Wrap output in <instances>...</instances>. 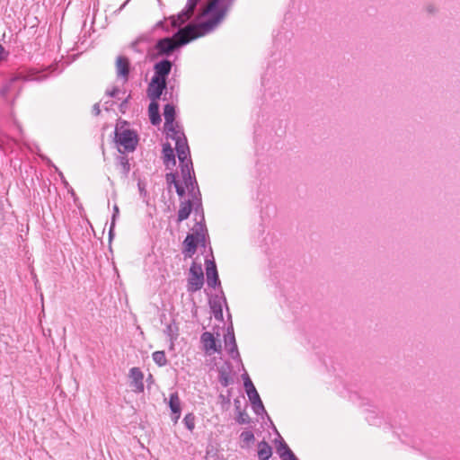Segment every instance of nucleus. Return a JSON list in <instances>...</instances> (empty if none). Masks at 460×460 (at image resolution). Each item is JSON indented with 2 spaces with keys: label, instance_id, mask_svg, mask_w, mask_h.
Instances as JSON below:
<instances>
[{
  "label": "nucleus",
  "instance_id": "1",
  "mask_svg": "<svg viewBox=\"0 0 460 460\" xmlns=\"http://www.w3.org/2000/svg\"><path fill=\"white\" fill-rule=\"evenodd\" d=\"M168 16L158 21L153 27V31L162 30L164 32L171 36H165L156 40L154 47L148 51L151 60L159 58H168L175 52H179L183 47L197 40V35L193 33V27L188 24H180L179 26L172 27V22L167 19Z\"/></svg>",
  "mask_w": 460,
  "mask_h": 460
},
{
  "label": "nucleus",
  "instance_id": "2",
  "mask_svg": "<svg viewBox=\"0 0 460 460\" xmlns=\"http://www.w3.org/2000/svg\"><path fill=\"white\" fill-rule=\"evenodd\" d=\"M232 6V3L226 0H212L203 12L205 21L199 23L190 22L188 26L193 27L197 39L203 37L212 32L225 20Z\"/></svg>",
  "mask_w": 460,
  "mask_h": 460
},
{
  "label": "nucleus",
  "instance_id": "3",
  "mask_svg": "<svg viewBox=\"0 0 460 460\" xmlns=\"http://www.w3.org/2000/svg\"><path fill=\"white\" fill-rule=\"evenodd\" d=\"M128 123L119 119L114 129V142L118 146V152L121 155L134 152L138 145L139 137L135 129L125 128Z\"/></svg>",
  "mask_w": 460,
  "mask_h": 460
},
{
  "label": "nucleus",
  "instance_id": "4",
  "mask_svg": "<svg viewBox=\"0 0 460 460\" xmlns=\"http://www.w3.org/2000/svg\"><path fill=\"white\" fill-rule=\"evenodd\" d=\"M169 137L175 141V151L179 159L180 167L184 165L188 167L190 166V164H192L190 150L184 132L181 131L176 135L171 134Z\"/></svg>",
  "mask_w": 460,
  "mask_h": 460
},
{
  "label": "nucleus",
  "instance_id": "5",
  "mask_svg": "<svg viewBox=\"0 0 460 460\" xmlns=\"http://www.w3.org/2000/svg\"><path fill=\"white\" fill-rule=\"evenodd\" d=\"M208 243V234H200L196 233L195 234H190V233H189L182 242L181 252L185 258H191L196 253L198 246L206 248Z\"/></svg>",
  "mask_w": 460,
  "mask_h": 460
},
{
  "label": "nucleus",
  "instance_id": "6",
  "mask_svg": "<svg viewBox=\"0 0 460 460\" xmlns=\"http://www.w3.org/2000/svg\"><path fill=\"white\" fill-rule=\"evenodd\" d=\"M201 2L202 0H187L184 8L181 12L168 16L167 19L172 22V27L190 23L192 14Z\"/></svg>",
  "mask_w": 460,
  "mask_h": 460
},
{
  "label": "nucleus",
  "instance_id": "7",
  "mask_svg": "<svg viewBox=\"0 0 460 460\" xmlns=\"http://www.w3.org/2000/svg\"><path fill=\"white\" fill-rule=\"evenodd\" d=\"M204 273L200 263L193 261L189 270L187 291L190 294L200 290L204 285Z\"/></svg>",
  "mask_w": 460,
  "mask_h": 460
},
{
  "label": "nucleus",
  "instance_id": "8",
  "mask_svg": "<svg viewBox=\"0 0 460 460\" xmlns=\"http://www.w3.org/2000/svg\"><path fill=\"white\" fill-rule=\"evenodd\" d=\"M181 173L190 198L201 197V192L194 172L193 164H190L189 167L187 165L181 166Z\"/></svg>",
  "mask_w": 460,
  "mask_h": 460
},
{
  "label": "nucleus",
  "instance_id": "9",
  "mask_svg": "<svg viewBox=\"0 0 460 460\" xmlns=\"http://www.w3.org/2000/svg\"><path fill=\"white\" fill-rule=\"evenodd\" d=\"M208 305L210 307V310L215 317L216 320L219 322L224 321V315H223V305H225L227 312H229V307L227 304L226 297L225 296V293L223 289L219 290L218 295L212 296L208 300ZM231 314L228 313V318L231 319Z\"/></svg>",
  "mask_w": 460,
  "mask_h": 460
},
{
  "label": "nucleus",
  "instance_id": "10",
  "mask_svg": "<svg viewBox=\"0 0 460 460\" xmlns=\"http://www.w3.org/2000/svg\"><path fill=\"white\" fill-rule=\"evenodd\" d=\"M209 252L211 255V259H209L208 256L205 259V268H206V275H207V283L208 286L211 288H221V281L218 276L217 267V263L215 261L214 256H213V251L212 248H209Z\"/></svg>",
  "mask_w": 460,
  "mask_h": 460
},
{
  "label": "nucleus",
  "instance_id": "11",
  "mask_svg": "<svg viewBox=\"0 0 460 460\" xmlns=\"http://www.w3.org/2000/svg\"><path fill=\"white\" fill-rule=\"evenodd\" d=\"M224 341H225V348L227 350L230 357L234 360L242 363V358H241V355L238 350L235 335H234V326H233L232 322L226 328V333L224 335Z\"/></svg>",
  "mask_w": 460,
  "mask_h": 460
},
{
  "label": "nucleus",
  "instance_id": "12",
  "mask_svg": "<svg viewBox=\"0 0 460 460\" xmlns=\"http://www.w3.org/2000/svg\"><path fill=\"white\" fill-rule=\"evenodd\" d=\"M202 349L206 355L211 356L214 353L222 352L220 341L210 332H204L200 336Z\"/></svg>",
  "mask_w": 460,
  "mask_h": 460
},
{
  "label": "nucleus",
  "instance_id": "13",
  "mask_svg": "<svg viewBox=\"0 0 460 460\" xmlns=\"http://www.w3.org/2000/svg\"><path fill=\"white\" fill-rule=\"evenodd\" d=\"M167 89L168 82L152 77L146 90L147 97L150 101L158 102Z\"/></svg>",
  "mask_w": 460,
  "mask_h": 460
},
{
  "label": "nucleus",
  "instance_id": "14",
  "mask_svg": "<svg viewBox=\"0 0 460 460\" xmlns=\"http://www.w3.org/2000/svg\"><path fill=\"white\" fill-rule=\"evenodd\" d=\"M177 116L176 107L172 103H166L164 106V128L167 132H171L172 134H178L181 131L176 129V127L179 128V125L175 122V118Z\"/></svg>",
  "mask_w": 460,
  "mask_h": 460
},
{
  "label": "nucleus",
  "instance_id": "15",
  "mask_svg": "<svg viewBox=\"0 0 460 460\" xmlns=\"http://www.w3.org/2000/svg\"><path fill=\"white\" fill-rule=\"evenodd\" d=\"M217 380L223 387H228L234 384V367L229 360L225 361L222 367H217Z\"/></svg>",
  "mask_w": 460,
  "mask_h": 460
},
{
  "label": "nucleus",
  "instance_id": "16",
  "mask_svg": "<svg viewBox=\"0 0 460 460\" xmlns=\"http://www.w3.org/2000/svg\"><path fill=\"white\" fill-rule=\"evenodd\" d=\"M172 66L173 61L170 60L169 58L160 59L154 65V75L152 77H156V79L168 82V77L171 74Z\"/></svg>",
  "mask_w": 460,
  "mask_h": 460
},
{
  "label": "nucleus",
  "instance_id": "17",
  "mask_svg": "<svg viewBox=\"0 0 460 460\" xmlns=\"http://www.w3.org/2000/svg\"><path fill=\"white\" fill-rule=\"evenodd\" d=\"M29 77L22 73H18L11 77L0 89V96L7 101L10 93L17 90V94L20 93V88L17 89L16 84L20 81H28Z\"/></svg>",
  "mask_w": 460,
  "mask_h": 460
},
{
  "label": "nucleus",
  "instance_id": "18",
  "mask_svg": "<svg viewBox=\"0 0 460 460\" xmlns=\"http://www.w3.org/2000/svg\"><path fill=\"white\" fill-rule=\"evenodd\" d=\"M245 393L249 398L254 413L259 416L267 415V411L256 387L254 389L248 390V392Z\"/></svg>",
  "mask_w": 460,
  "mask_h": 460
},
{
  "label": "nucleus",
  "instance_id": "19",
  "mask_svg": "<svg viewBox=\"0 0 460 460\" xmlns=\"http://www.w3.org/2000/svg\"><path fill=\"white\" fill-rule=\"evenodd\" d=\"M276 451L282 460H295L296 455L285 442L282 437L278 434V438L274 439Z\"/></svg>",
  "mask_w": 460,
  "mask_h": 460
},
{
  "label": "nucleus",
  "instance_id": "20",
  "mask_svg": "<svg viewBox=\"0 0 460 460\" xmlns=\"http://www.w3.org/2000/svg\"><path fill=\"white\" fill-rule=\"evenodd\" d=\"M128 376L131 379L130 386L136 393H143L145 389L144 385V374L139 367H134L129 369Z\"/></svg>",
  "mask_w": 460,
  "mask_h": 460
},
{
  "label": "nucleus",
  "instance_id": "21",
  "mask_svg": "<svg viewBox=\"0 0 460 460\" xmlns=\"http://www.w3.org/2000/svg\"><path fill=\"white\" fill-rule=\"evenodd\" d=\"M130 61L126 56H119L116 59V74L119 78H122L124 82L128 80L130 74Z\"/></svg>",
  "mask_w": 460,
  "mask_h": 460
},
{
  "label": "nucleus",
  "instance_id": "22",
  "mask_svg": "<svg viewBox=\"0 0 460 460\" xmlns=\"http://www.w3.org/2000/svg\"><path fill=\"white\" fill-rule=\"evenodd\" d=\"M163 162L166 169L172 170L176 165L174 150L169 142H165L162 146Z\"/></svg>",
  "mask_w": 460,
  "mask_h": 460
},
{
  "label": "nucleus",
  "instance_id": "23",
  "mask_svg": "<svg viewBox=\"0 0 460 460\" xmlns=\"http://www.w3.org/2000/svg\"><path fill=\"white\" fill-rule=\"evenodd\" d=\"M192 211H193V202L191 200V198L189 199L181 201L180 208H179L177 219H176L177 223L180 224L182 221L188 219Z\"/></svg>",
  "mask_w": 460,
  "mask_h": 460
},
{
  "label": "nucleus",
  "instance_id": "24",
  "mask_svg": "<svg viewBox=\"0 0 460 460\" xmlns=\"http://www.w3.org/2000/svg\"><path fill=\"white\" fill-rule=\"evenodd\" d=\"M148 116L150 123L153 126H158L161 121L160 105L158 102L151 101L148 106Z\"/></svg>",
  "mask_w": 460,
  "mask_h": 460
},
{
  "label": "nucleus",
  "instance_id": "25",
  "mask_svg": "<svg viewBox=\"0 0 460 460\" xmlns=\"http://www.w3.org/2000/svg\"><path fill=\"white\" fill-rule=\"evenodd\" d=\"M272 447L266 440L258 443V458L259 460H269L272 456Z\"/></svg>",
  "mask_w": 460,
  "mask_h": 460
},
{
  "label": "nucleus",
  "instance_id": "26",
  "mask_svg": "<svg viewBox=\"0 0 460 460\" xmlns=\"http://www.w3.org/2000/svg\"><path fill=\"white\" fill-rule=\"evenodd\" d=\"M116 165H119L121 167V175L124 179L128 177L131 166L129 160L127 155H121L116 157Z\"/></svg>",
  "mask_w": 460,
  "mask_h": 460
},
{
  "label": "nucleus",
  "instance_id": "27",
  "mask_svg": "<svg viewBox=\"0 0 460 460\" xmlns=\"http://www.w3.org/2000/svg\"><path fill=\"white\" fill-rule=\"evenodd\" d=\"M119 216V208L118 205H114L112 208V215H111V226L109 229V243H110V249L111 250V242L115 237V226L117 219Z\"/></svg>",
  "mask_w": 460,
  "mask_h": 460
},
{
  "label": "nucleus",
  "instance_id": "28",
  "mask_svg": "<svg viewBox=\"0 0 460 460\" xmlns=\"http://www.w3.org/2000/svg\"><path fill=\"white\" fill-rule=\"evenodd\" d=\"M168 406L171 410V413H178V411H181V402L178 392L170 394Z\"/></svg>",
  "mask_w": 460,
  "mask_h": 460
},
{
  "label": "nucleus",
  "instance_id": "29",
  "mask_svg": "<svg viewBox=\"0 0 460 460\" xmlns=\"http://www.w3.org/2000/svg\"><path fill=\"white\" fill-rule=\"evenodd\" d=\"M191 230L192 233L190 234H195L196 233H199L200 234H208L205 221V216H202L201 218H199V220H196L194 227Z\"/></svg>",
  "mask_w": 460,
  "mask_h": 460
},
{
  "label": "nucleus",
  "instance_id": "30",
  "mask_svg": "<svg viewBox=\"0 0 460 460\" xmlns=\"http://www.w3.org/2000/svg\"><path fill=\"white\" fill-rule=\"evenodd\" d=\"M233 389H227L226 394H220L218 395V400L221 404L222 409L227 410L231 404V396H232Z\"/></svg>",
  "mask_w": 460,
  "mask_h": 460
},
{
  "label": "nucleus",
  "instance_id": "31",
  "mask_svg": "<svg viewBox=\"0 0 460 460\" xmlns=\"http://www.w3.org/2000/svg\"><path fill=\"white\" fill-rule=\"evenodd\" d=\"M152 358L155 363L159 367H164L168 363L164 350L155 351L152 354Z\"/></svg>",
  "mask_w": 460,
  "mask_h": 460
},
{
  "label": "nucleus",
  "instance_id": "32",
  "mask_svg": "<svg viewBox=\"0 0 460 460\" xmlns=\"http://www.w3.org/2000/svg\"><path fill=\"white\" fill-rule=\"evenodd\" d=\"M164 332L170 338V340H177L179 336V328L175 323H169L166 325Z\"/></svg>",
  "mask_w": 460,
  "mask_h": 460
},
{
  "label": "nucleus",
  "instance_id": "33",
  "mask_svg": "<svg viewBox=\"0 0 460 460\" xmlns=\"http://www.w3.org/2000/svg\"><path fill=\"white\" fill-rule=\"evenodd\" d=\"M191 200L193 202V211L199 215L200 217L204 215V209L202 206V199L201 197H195L191 198Z\"/></svg>",
  "mask_w": 460,
  "mask_h": 460
},
{
  "label": "nucleus",
  "instance_id": "34",
  "mask_svg": "<svg viewBox=\"0 0 460 460\" xmlns=\"http://www.w3.org/2000/svg\"><path fill=\"white\" fill-rule=\"evenodd\" d=\"M235 421L240 425L250 424L252 422V419L245 410H243L236 413Z\"/></svg>",
  "mask_w": 460,
  "mask_h": 460
},
{
  "label": "nucleus",
  "instance_id": "35",
  "mask_svg": "<svg viewBox=\"0 0 460 460\" xmlns=\"http://www.w3.org/2000/svg\"><path fill=\"white\" fill-rule=\"evenodd\" d=\"M195 419L196 417L192 412L187 413L183 418V423L188 430L193 431L195 429Z\"/></svg>",
  "mask_w": 460,
  "mask_h": 460
},
{
  "label": "nucleus",
  "instance_id": "36",
  "mask_svg": "<svg viewBox=\"0 0 460 460\" xmlns=\"http://www.w3.org/2000/svg\"><path fill=\"white\" fill-rule=\"evenodd\" d=\"M240 438L243 443H244L247 447L252 443L255 439L254 434L252 430H244L241 433Z\"/></svg>",
  "mask_w": 460,
  "mask_h": 460
},
{
  "label": "nucleus",
  "instance_id": "37",
  "mask_svg": "<svg viewBox=\"0 0 460 460\" xmlns=\"http://www.w3.org/2000/svg\"><path fill=\"white\" fill-rule=\"evenodd\" d=\"M178 178H179L178 172H170L165 174V181L169 187L171 185L175 186V184H178L180 182Z\"/></svg>",
  "mask_w": 460,
  "mask_h": 460
},
{
  "label": "nucleus",
  "instance_id": "38",
  "mask_svg": "<svg viewBox=\"0 0 460 460\" xmlns=\"http://www.w3.org/2000/svg\"><path fill=\"white\" fill-rule=\"evenodd\" d=\"M137 188L140 197L148 204L149 194L146 189V183L140 178L137 180Z\"/></svg>",
  "mask_w": 460,
  "mask_h": 460
},
{
  "label": "nucleus",
  "instance_id": "39",
  "mask_svg": "<svg viewBox=\"0 0 460 460\" xmlns=\"http://www.w3.org/2000/svg\"><path fill=\"white\" fill-rule=\"evenodd\" d=\"M131 99V95L129 94L126 97L119 105V110L121 113H125L128 110L129 100Z\"/></svg>",
  "mask_w": 460,
  "mask_h": 460
},
{
  "label": "nucleus",
  "instance_id": "40",
  "mask_svg": "<svg viewBox=\"0 0 460 460\" xmlns=\"http://www.w3.org/2000/svg\"><path fill=\"white\" fill-rule=\"evenodd\" d=\"M174 188L177 195L180 198H183L185 196L187 189L185 188V186H182L181 181L178 184H175Z\"/></svg>",
  "mask_w": 460,
  "mask_h": 460
},
{
  "label": "nucleus",
  "instance_id": "41",
  "mask_svg": "<svg viewBox=\"0 0 460 460\" xmlns=\"http://www.w3.org/2000/svg\"><path fill=\"white\" fill-rule=\"evenodd\" d=\"M10 53L0 44V63L8 59Z\"/></svg>",
  "mask_w": 460,
  "mask_h": 460
},
{
  "label": "nucleus",
  "instance_id": "42",
  "mask_svg": "<svg viewBox=\"0 0 460 460\" xmlns=\"http://www.w3.org/2000/svg\"><path fill=\"white\" fill-rule=\"evenodd\" d=\"M154 31L152 30L150 32L148 33H145V34H142L140 35L138 38H137V41L139 42H150L152 40V38H151V33L153 32Z\"/></svg>",
  "mask_w": 460,
  "mask_h": 460
},
{
  "label": "nucleus",
  "instance_id": "43",
  "mask_svg": "<svg viewBox=\"0 0 460 460\" xmlns=\"http://www.w3.org/2000/svg\"><path fill=\"white\" fill-rule=\"evenodd\" d=\"M119 92V88L118 86H114L111 90H107L105 93L111 98H116Z\"/></svg>",
  "mask_w": 460,
  "mask_h": 460
},
{
  "label": "nucleus",
  "instance_id": "44",
  "mask_svg": "<svg viewBox=\"0 0 460 460\" xmlns=\"http://www.w3.org/2000/svg\"><path fill=\"white\" fill-rule=\"evenodd\" d=\"M243 387H244L245 392H248V390L255 388L251 378L243 381Z\"/></svg>",
  "mask_w": 460,
  "mask_h": 460
},
{
  "label": "nucleus",
  "instance_id": "45",
  "mask_svg": "<svg viewBox=\"0 0 460 460\" xmlns=\"http://www.w3.org/2000/svg\"><path fill=\"white\" fill-rule=\"evenodd\" d=\"M92 113L94 116H99L101 114V109H100L99 102L93 104V109H92Z\"/></svg>",
  "mask_w": 460,
  "mask_h": 460
},
{
  "label": "nucleus",
  "instance_id": "46",
  "mask_svg": "<svg viewBox=\"0 0 460 460\" xmlns=\"http://www.w3.org/2000/svg\"><path fill=\"white\" fill-rule=\"evenodd\" d=\"M234 409H235V412L236 413L242 411L241 410V400H240L239 397H237V398H235L234 400Z\"/></svg>",
  "mask_w": 460,
  "mask_h": 460
},
{
  "label": "nucleus",
  "instance_id": "47",
  "mask_svg": "<svg viewBox=\"0 0 460 460\" xmlns=\"http://www.w3.org/2000/svg\"><path fill=\"white\" fill-rule=\"evenodd\" d=\"M181 411H178V413H172V420L174 424H176L181 417Z\"/></svg>",
  "mask_w": 460,
  "mask_h": 460
},
{
  "label": "nucleus",
  "instance_id": "48",
  "mask_svg": "<svg viewBox=\"0 0 460 460\" xmlns=\"http://www.w3.org/2000/svg\"><path fill=\"white\" fill-rule=\"evenodd\" d=\"M206 459L207 460H219L217 454L211 455L209 451L207 452Z\"/></svg>",
  "mask_w": 460,
  "mask_h": 460
},
{
  "label": "nucleus",
  "instance_id": "49",
  "mask_svg": "<svg viewBox=\"0 0 460 460\" xmlns=\"http://www.w3.org/2000/svg\"><path fill=\"white\" fill-rule=\"evenodd\" d=\"M105 110L106 111H109L114 104H115V102L114 101H107L105 102Z\"/></svg>",
  "mask_w": 460,
  "mask_h": 460
},
{
  "label": "nucleus",
  "instance_id": "50",
  "mask_svg": "<svg viewBox=\"0 0 460 460\" xmlns=\"http://www.w3.org/2000/svg\"><path fill=\"white\" fill-rule=\"evenodd\" d=\"M139 43H140V42H139V41H137V40H134V41H132V42H131V44H130L131 49H134V50H135V51H137V52H139V50L137 49V46Z\"/></svg>",
  "mask_w": 460,
  "mask_h": 460
},
{
  "label": "nucleus",
  "instance_id": "51",
  "mask_svg": "<svg viewBox=\"0 0 460 460\" xmlns=\"http://www.w3.org/2000/svg\"><path fill=\"white\" fill-rule=\"evenodd\" d=\"M427 12L429 13H435L437 12V9L433 4H429L427 6Z\"/></svg>",
  "mask_w": 460,
  "mask_h": 460
},
{
  "label": "nucleus",
  "instance_id": "52",
  "mask_svg": "<svg viewBox=\"0 0 460 460\" xmlns=\"http://www.w3.org/2000/svg\"><path fill=\"white\" fill-rule=\"evenodd\" d=\"M129 1H130V0H127V1H125V2L121 4V6H120L117 11H115V13H119L124 9V7L128 4V3Z\"/></svg>",
  "mask_w": 460,
  "mask_h": 460
},
{
  "label": "nucleus",
  "instance_id": "53",
  "mask_svg": "<svg viewBox=\"0 0 460 460\" xmlns=\"http://www.w3.org/2000/svg\"><path fill=\"white\" fill-rule=\"evenodd\" d=\"M242 378L243 381L250 379V376L246 371L243 374H242Z\"/></svg>",
  "mask_w": 460,
  "mask_h": 460
},
{
  "label": "nucleus",
  "instance_id": "54",
  "mask_svg": "<svg viewBox=\"0 0 460 460\" xmlns=\"http://www.w3.org/2000/svg\"><path fill=\"white\" fill-rule=\"evenodd\" d=\"M266 416L268 417V419H269V420H270V424H273V421H272V420H270V418L269 417V415L267 414ZM272 426H273V429H274V431H275L277 434H279V433L278 432V430H277L276 427H275L274 425H272Z\"/></svg>",
  "mask_w": 460,
  "mask_h": 460
},
{
  "label": "nucleus",
  "instance_id": "55",
  "mask_svg": "<svg viewBox=\"0 0 460 460\" xmlns=\"http://www.w3.org/2000/svg\"><path fill=\"white\" fill-rule=\"evenodd\" d=\"M266 416L268 417V419H269V420H270V424H273V421H272V420H270V418L269 417V415L267 414ZM272 426H273V429H274V431H275L277 434H279V433L278 432V430H277L276 427H275L274 425H272Z\"/></svg>",
  "mask_w": 460,
  "mask_h": 460
},
{
  "label": "nucleus",
  "instance_id": "56",
  "mask_svg": "<svg viewBox=\"0 0 460 460\" xmlns=\"http://www.w3.org/2000/svg\"><path fill=\"white\" fill-rule=\"evenodd\" d=\"M174 341L175 340H170V349H174Z\"/></svg>",
  "mask_w": 460,
  "mask_h": 460
},
{
  "label": "nucleus",
  "instance_id": "57",
  "mask_svg": "<svg viewBox=\"0 0 460 460\" xmlns=\"http://www.w3.org/2000/svg\"><path fill=\"white\" fill-rule=\"evenodd\" d=\"M154 379H153V376L150 374L146 379V382L147 383H153Z\"/></svg>",
  "mask_w": 460,
  "mask_h": 460
},
{
  "label": "nucleus",
  "instance_id": "58",
  "mask_svg": "<svg viewBox=\"0 0 460 460\" xmlns=\"http://www.w3.org/2000/svg\"><path fill=\"white\" fill-rule=\"evenodd\" d=\"M168 90H170V96L172 94V92L174 90V86L172 84H171L169 87H168Z\"/></svg>",
  "mask_w": 460,
  "mask_h": 460
},
{
  "label": "nucleus",
  "instance_id": "59",
  "mask_svg": "<svg viewBox=\"0 0 460 460\" xmlns=\"http://www.w3.org/2000/svg\"><path fill=\"white\" fill-rule=\"evenodd\" d=\"M168 93H168V89H167L166 91H164V98H163V99H164V101L168 100V96H167V94H168Z\"/></svg>",
  "mask_w": 460,
  "mask_h": 460
},
{
  "label": "nucleus",
  "instance_id": "60",
  "mask_svg": "<svg viewBox=\"0 0 460 460\" xmlns=\"http://www.w3.org/2000/svg\"><path fill=\"white\" fill-rule=\"evenodd\" d=\"M64 181V184H65L66 186V185H68V182H67L65 179H64V181Z\"/></svg>",
  "mask_w": 460,
  "mask_h": 460
},
{
  "label": "nucleus",
  "instance_id": "61",
  "mask_svg": "<svg viewBox=\"0 0 460 460\" xmlns=\"http://www.w3.org/2000/svg\"><path fill=\"white\" fill-rule=\"evenodd\" d=\"M71 194H72L73 196H74V195H75V191H74V190H73V189L71 190Z\"/></svg>",
  "mask_w": 460,
  "mask_h": 460
},
{
  "label": "nucleus",
  "instance_id": "62",
  "mask_svg": "<svg viewBox=\"0 0 460 460\" xmlns=\"http://www.w3.org/2000/svg\"><path fill=\"white\" fill-rule=\"evenodd\" d=\"M59 175L61 176V178H64V175L61 172H59Z\"/></svg>",
  "mask_w": 460,
  "mask_h": 460
},
{
  "label": "nucleus",
  "instance_id": "63",
  "mask_svg": "<svg viewBox=\"0 0 460 460\" xmlns=\"http://www.w3.org/2000/svg\"><path fill=\"white\" fill-rule=\"evenodd\" d=\"M295 460H298V458L296 456V459Z\"/></svg>",
  "mask_w": 460,
  "mask_h": 460
}]
</instances>
